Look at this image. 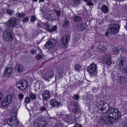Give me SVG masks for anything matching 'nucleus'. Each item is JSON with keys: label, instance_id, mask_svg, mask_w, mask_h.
Here are the masks:
<instances>
[{"label": "nucleus", "instance_id": "nucleus-1", "mask_svg": "<svg viewBox=\"0 0 127 127\" xmlns=\"http://www.w3.org/2000/svg\"><path fill=\"white\" fill-rule=\"evenodd\" d=\"M121 116V112L118 109L111 107L106 116L101 118L100 122L103 124L110 125L118 121Z\"/></svg>", "mask_w": 127, "mask_h": 127}, {"label": "nucleus", "instance_id": "nucleus-2", "mask_svg": "<svg viewBox=\"0 0 127 127\" xmlns=\"http://www.w3.org/2000/svg\"><path fill=\"white\" fill-rule=\"evenodd\" d=\"M120 26L118 24H111L108 26V31L105 32V34L107 36L108 34L114 35L116 34L119 32Z\"/></svg>", "mask_w": 127, "mask_h": 127}, {"label": "nucleus", "instance_id": "nucleus-3", "mask_svg": "<svg viewBox=\"0 0 127 127\" xmlns=\"http://www.w3.org/2000/svg\"><path fill=\"white\" fill-rule=\"evenodd\" d=\"M97 105L98 107L100 108V110L101 112L105 114L104 116H106V114L109 113V110L110 109L108 105L105 102L102 101H99L97 103ZM103 117H102L100 119Z\"/></svg>", "mask_w": 127, "mask_h": 127}, {"label": "nucleus", "instance_id": "nucleus-4", "mask_svg": "<svg viewBox=\"0 0 127 127\" xmlns=\"http://www.w3.org/2000/svg\"><path fill=\"white\" fill-rule=\"evenodd\" d=\"M13 32L10 28L6 29L3 32V37L4 39L6 41H12L13 39L12 35Z\"/></svg>", "mask_w": 127, "mask_h": 127}, {"label": "nucleus", "instance_id": "nucleus-5", "mask_svg": "<svg viewBox=\"0 0 127 127\" xmlns=\"http://www.w3.org/2000/svg\"><path fill=\"white\" fill-rule=\"evenodd\" d=\"M5 123H7L11 127H17L19 122L17 121V116H11L7 119V120H5Z\"/></svg>", "mask_w": 127, "mask_h": 127}, {"label": "nucleus", "instance_id": "nucleus-6", "mask_svg": "<svg viewBox=\"0 0 127 127\" xmlns=\"http://www.w3.org/2000/svg\"><path fill=\"white\" fill-rule=\"evenodd\" d=\"M29 83L25 80H20L17 83L18 88L21 90H25L28 87Z\"/></svg>", "mask_w": 127, "mask_h": 127}, {"label": "nucleus", "instance_id": "nucleus-7", "mask_svg": "<svg viewBox=\"0 0 127 127\" xmlns=\"http://www.w3.org/2000/svg\"><path fill=\"white\" fill-rule=\"evenodd\" d=\"M46 119L43 118L35 120L34 123L35 127H43L46 125Z\"/></svg>", "mask_w": 127, "mask_h": 127}, {"label": "nucleus", "instance_id": "nucleus-8", "mask_svg": "<svg viewBox=\"0 0 127 127\" xmlns=\"http://www.w3.org/2000/svg\"><path fill=\"white\" fill-rule=\"evenodd\" d=\"M69 39L70 37L68 35H64L60 39L59 43L60 46L62 47H64L67 44Z\"/></svg>", "mask_w": 127, "mask_h": 127}, {"label": "nucleus", "instance_id": "nucleus-9", "mask_svg": "<svg viewBox=\"0 0 127 127\" xmlns=\"http://www.w3.org/2000/svg\"><path fill=\"white\" fill-rule=\"evenodd\" d=\"M18 23L17 19L12 17L10 18L6 22V24L8 27H13L16 26Z\"/></svg>", "mask_w": 127, "mask_h": 127}, {"label": "nucleus", "instance_id": "nucleus-10", "mask_svg": "<svg viewBox=\"0 0 127 127\" xmlns=\"http://www.w3.org/2000/svg\"><path fill=\"white\" fill-rule=\"evenodd\" d=\"M56 40L50 38L47 42L45 44L46 49H49L53 47L56 45Z\"/></svg>", "mask_w": 127, "mask_h": 127}, {"label": "nucleus", "instance_id": "nucleus-11", "mask_svg": "<svg viewBox=\"0 0 127 127\" xmlns=\"http://www.w3.org/2000/svg\"><path fill=\"white\" fill-rule=\"evenodd\" d=\"M13 70L12 67L8 65L5 68L3 74L4 76L5 77H8L10 76Z\"/></svg>", "mask_w": 127, "mask_h": 127}, {"label": "nucleus", "instance_id": "nucleus-12", "mask_svg": "<svg viewBox=\"0 0 127 127\" xmlns=\"http://www.w3.org/2000/svg\"><path fill=\"white\" fill-rule=\"evenodd\" d=\"M50 104L53 107L58 108L59 106H62V104L61 102H59L55 99H52L50 100Z\"/></svg>", "mask_w": 127, "mask_h": 127}, {"label": "nucleus", "instance_id": "nucleus-13", "mask_svg": "<svg viewBox=\"0 0 127 127\" xmlns=\"http://www.w3.org/2000/svg\"><path fill=\"white\" fill-rule=\"evenodd\" d=\"M11 100V96L9 95H7L1 103V105L3 106L8 105Z\"/></svg>", "mask_w": 127, "mask_h": 127}, {"label": "nucleus", "instance_id": "nucleus-14", "mask_svg": "<svg viewBox=\"0 0 127 127\" xmlns=\"http://www.w3.org/2000/svg\"><path fill=\"white\" fill-rule=\"evenodd\" d=\"M97 69L96 65L92 63L87 68V71L90 74H93L95 72Z\"/></svg>", "mask_w": 127, "mask_h": 127}, {"label": "nucleus", "instance_id": "nucleus-15", "mask_svg": "<svg viewBox=\"0 0 127 127\" xmlns=\"http://www.w3.org/2000/svg\"><path fill=\"white\" fill-rule=\"evenodd\" d=\"M104 62L108 66L112 64L110 56L109 55H105L103 57Z\"/></svg>", "mask_w": 127, "mask_h": 127}, {"label": "nucleus", "instance_id": "nucleus-16", "mask_svg": "<svg viewBox=\"0 0 127 127\" xmlns=\"http://www.w3.org/2000/svg\"><path fill=\"white\" fill-rule=\"evenodd\" d=\"M42 96L44 100H48L50 97V93L47 90L44 91L42 93Z\"/></svg>", "mask_w": 127, "mask_h": 127}, {"label": "nucleus", "instance_id": "nucleus-17", "mask_svg": "<svg viewBox=\"0 0 127 127\" xmlns=\"http://www.w3.org/2000/svg\"><path fill=\"white\" fill-rule=\"evenodd\" d=\"M126 62L125 57L123 56L120 57L116 61V63L118 65L121 66V68Z\"/></svg>", "mask_w": 127, "mask_h": 127}, {"label": "nucleus", "instance_id": "nucleus-18", "mask_svg": "<svg viewBox=\"0 0 127 127\" xmlns=\"http://www.w3.org/2000/svg\"><path fill=\"white\" fill-rule=\"evenodd\" d=\"M117 82L121 84H124L127 81V79L126 77L123 76H121L118 77L117 79Z\"/></svg>", "mask_w": 127, "mask_h": 127}, {"label": "nucleus", "instance_id": "nucleus-19", "mask_svg": "<svg viewBox=\"0 0 127 127\" xmlns=\"http://www.w3.org/2000/svg\"><path fill=\"white\" fill-rule=\"evenodd\" d=\"M77 30L78 31H83L86 29L87 25L84 23L79 24L77 26Z\"/></svg>", "mask_w": 127, "mask_h": 127}, {"label": "nucleus", "instance_id": "nucleus-20", "mask_svg": "<svg viewBox=\"0 0 127 127\" xmlns=\"http://www.w3.org/2000/svg\"><path fill=\"white\" fill-rule=\"evenodd\" d=\"M120 50V51L122 53L123 52L125 51V48H119L117 47L114 48L113 49V53L116 55H118V53H119V51Z\"/></svg>", "mask_w": 127, "mask_h": 127}, {"label": "nucleus", "instance_id": "nucleus-21", "mask_svg": "<svg viewBox=\"0 0 127 127\" xmlns=\"http://www.w3.org/2000/svg\"><path fill=\"white\" fill-rule=\"evenodd\" d=\"M16 71L18 73H21L23 72L24 70L23 66L20 64H17L15 67Z\"/></svg>", "mask_w": 127, "mask_h": 127}, {"label": "nucleus", "instance_id": "nucleus-22", "mask_svg": "<svg viewBox=\"0 0 127 127\" xmlns=\"http://www.w3.org/2000/svg\"><path fill=\"white\" fill-rule=\"evenodd\" d=\"M53 73L52 72H47L44 75V78L46 80L49 81V80L53 77Z\"/></svg>", "mask_w": 127, "mask_h": 127}, {"label": "nucleus", "instance_id": "nucleus-23", "mask_svg": "<svg viewBox=\"0 0 127 127\" xmlns=\"http://www.w3.org/2000/svg\"><path fill=\"white\" fill-rule=\"evenodd\" d=\"M100 9L102 12L105 14L107 13L108 12L109 10L108 7L106 5H103L101 6Z\"/></svg>", "mask_w": 127, "mask_h": 127}, {"label": "nucleus", "instance_id": "nucleus-24", "mask_svg": "<svg viewBox=\"0 0 127 127\" xmlns=\"http://www.w3.org/2000/svg\"><path fill=\"white\" fill-rule=\"evenodd\" d=\"M72 116L70 115L67 114L66 115L64 118V120L67 123L70 122L71 120Z\"/></svg>", "mask_w": 127, "mask_h": 127}, {"label": "nucleus", "instance_id": "nucleus-25", "mask_svg": "<svg viewBox=\"0 0 127 127\" xmlns=\"http://www.w3.org/2000/svg\"><path fill=\"white\" fill-rule=\"evenodd\" d=\"M17 108H16L14 107H12L11 110V115L12 116H16L17 115Z\"/></svg>", "mask_w": 127, "mask_h": 127}, {"label": "nucleus", "instance_id": "nucleus-26", "mask_svg": "<svg viewBox=\"0 0 127 127\" xmlns=\"http://www.w3.org/2000/svg\"><path fill=\"white\" fill-rule=\"evenodd\" d=\"M17 17L20 19H22L25 16V14L23 13L18 12L16 14Z\"/></svg>", "mask_w": 127, "mask_h": 127}, {"label": "nucleus", "instance_id": "nucleus-27", "mask_svg": "<svg viewBox=\"0 0 127 127\" xmlns=\"http://www.w3.org/2000/svg\"><path fill=\"white\" fill-rule=\"evenodd\" d=\"M57 27L56 26H54L52 27L51 29L49 28L48 29V31L50 32H51L56 31L57 29Z\"/></svg>", "mask_w": 127, "mask_h": 127}, {"label": "nucleus", "instance_id": "nucleus-28", "mask_svg": "<svg viewBox=\"0 0 127 127\" xmlns=\"http://www.w3.org/2000/svg\"><path fill=\"white\" fill-rule=\"evenodd\" d=\"M43 25V27L45 28L46 30L48 31V29L50 28V25L48 24V23H42Z\"/></svg>", "mask_w": 127, "mask_h": 127}, {"label": "nucleus", "instance_id": "nucleus-29", "mask_svg": "<svg viewBox=\"0 0 127 127\" xmlns=\"http://www.w3.org/2000/svg\"><path fill=\"white\" fill-rule=\"evenodd\" d=\"M55 127H64V125L60 122L57 121Z\"/></svg>", "mask_w": 127, "mask_h": 127}, {"label": "nucleus", "instance_id": "nucleus-30", "mask_svg": "<svg viewBox=\"0 0 127 127\" xmlns=\"http://www.w3.org/2000/svg\"><path fill=\"white\" fill-rule=\"evenodd\" d=\"M81 19L80 17L75 16L74 19V21L75 22H77L81 20Z\"/></svg>", "mask_w": 127, "mask_h": 127}, {"label": "nucleus", "instance_id": "nucleus-31", "mask_svg": "<svg viewBox=\"0 0 127 127\" xmlns=\"http://www.w3.org/2000/svg\"><path fill=\"white\" fill-rule=\"evenodd\" d=\"M57 122L56 120H55L54 119L52 118H49L48 119V122H49L51 124V125H53V122L54 121Z\"/></svg>", "mask_w": 127, "mask_h": 127}, {"label": "nucleus", "instance_id": "nucleus-32", "mask_svg": "<svg viewBox=\"0 0 127 127\" xmlns=\"http://www.w3.org/2000/svg\"><path fill=\"white\" fill-rule=\"evenodd\" d=\"M69 21L67 20H65L64 21V23L63 25V26L64 27H66L69 26Z\"/></svg>", "mask_w": 127, "mask_h": 127}, {"label": "nucleus", "instance_id": "nucleus-33", "mask_svg": "<svg viewBox=\"0 0 127 127\" xmlns=\"http://www.w3.org/2000/svg\"><path fill=\"white\" fill-rule=\"evenodd\" d=\"M30 98L28 96H27L25 98L24 101L26 103H29L30 102Z\"/></svg>", "mask_w": 127, "mask_h": 127}, {"label": "nucleus", "instance_id": "nucleus-34", "mask_svg": "<svg viewBox=\"0 0 127 127\" xmlns=\"http://www.w3.org/2000/svg\"><path fill=\"white\" fill-rule=\"evenodd\" d=\"M13 10H11L8 9L7 10V13L10 15H11L13 14Z\"/></svg>", "mask_w": 127, "mask_h": 127}, {"label": "nucleus", "instance_id": "nucleus-35", "mask_svg": "<svg viewBox=\"0 0 127 127\" xmlns=\"http://www.w3.org/2000/svg\"><path fill=\"white\" fill-rule=\"evenodd\" d=\"M18 96L20 100H21L22 99H23L24 97V95L21 93H19L18 95Z\"/></svg>", "mask_w": 127, "mask_h": 127}, {"label": "nucleus", "instance_id": "nucleus-36", "mask_svg": "<svg viewBox=\"0 0 127 127\" xmlns=\"http://www.w3.org/2000/svg\"><path fill=\"white\" fill-rule=\"evenodd\" d=\"M74 67L75 70H78L81 68V66L78 64H76L74 65Z\"/></svg>", "mask_w": 127, "mask_h": 127}, {"label": "nucleus", "instance_id": "nucleus-37", "mask_svg": "<svg viewBox=\"0 0 127 127\" xmlns=\"http://www.w3.org/2000/svg\"><path fill=\"white\" fill-rule=\"evenodd\" d=\"M30 96L33 100L35 99L36 98V96L33 94H31L30 95Z\"/></svg>", "mask_w": 127, "mask_h": 127}, {"label": "nucleus", "instance_id": "nucleus-38", "mask_svg": "<svg viewBox=\"0 0 127 127\" xmlns=\"http://www.w3.org/2000/svg\"><path fill=\"white\" fill-rule=\"evenodd\" d=\"M58 75L60 78H61L63 77L62 75V71L59 70V69H58Z\"/></svg>", "mask_w": 127, "mask_h": 127}, {"label": "nucleus", "instance_id": "nucleus-39", "mask_svg": "<svg viewBox=\"0 0 127 127\" xmlns=\"http://www.w3.org/2000/svg\"><path fill=\"white\" fill-rule=\"evenodd\" d=\"M46 108L44 106H41L39 108V110L41 112L45 111L46 110Z\"/></svg>", "mask_w": 127, "mask_h": 127}, {"label": "nucleus", "instance_id": "nucleus-40", "mask_svg": "<svg viewBox=\"0 0 127 127\" xmlns=\"http://www.w3.org/2000/svg\"><path fill=\"white\" fill-rule=\"evenodd\" d=\"M70 104L74 106L75 107L78 106L77 103L74 101H71L70 102Z\"/></svg>", "mask_w": 127, "mask_h": 127}, {"label": "nucleus", "instance_id": "nucleus-41", "mask_svg": "<svg viewBox=\"0 0 127 127\" xmlns=\"http://www.w3.org/2000/svg\"><path fill=\"white\" fill-rule=\"evenodd\" d=\"M55 13L58 18L60 15L61 11L60 10H58L56 11Z\"/></svg>", "mask_w": 127, "mask_h": 127}, {"label": "nucleus", "instance_id": "nucleus-42", "mask_svg": "<svg viewBox=\"0 0 127 127\" xmlns=\"http://www.w3.org/2000/svg\"><path fill=\"white\" fill-rule=\"evenodd\" d=\"M79 98V96L77 94H75L73 95L72 98L76 100H78Z\"/></svg>", "mask_w": 127, "mask_h": 127}, {"label": "nucleus", "instance_id": "nucleus-43", "mask_svg": "<svg viewBox=\"0 0 127 127\" xmlns=\"http://www.w3.org/2000/svg\"><path fill=\"white\" fill-rule=\"evenodd\" d=\"M36 57L37 59L38 60H39L41 59L42 58V55L39 54H38L36 55Z\"/></svg>", "mask_w": 127, "mask_h": 127}, {"label": "nucleus", "instance_id": "nucleus-44", "mask_svg": "<svg viewBox=\"0 0 127 127\" xmlns=\"http://www.w3.org/2000/svg\"><path fill=\"white\" fill-rule=\"evenodd\" d=\"M106 50V49L103 46L100 49V51L101 52H104Z\"/></svg>", "mask_w": 127, "mask_h": 127}, {"label": "nucleus", "instance_id": "nucleus-45", "mask_svg": "<svg viewBox=\"0 0 127 127\" xmlns=\"http://www.w3.org/2000/svg\"><path fill=\"white\" fill-rule=\"evenodd\" d=\"M78 111V106H76L73 109V111L74 113H76Z\"/></svg>", "mask_w": 127, "mask_h": 127}, {"label": "nucleus", "instance_id": "nucleus-46", "mask_svg": "<svg viewBox=\"0 0 127 127\" xmlns=\"http://www.w3.org/2000/svg\"><path fill=\"white\" fill-rule=\"evenodd\" d=\"M29 20V18L28 17H26L24 18L23 20V21L24 22H27Z\"/></svg>", "mask_w": 127, "mask_h": 127}, {"label": "nucleus", "instance_id": "nucleus-47", "mask_svg": "<svg viewBox=\"0 0 127 127\" xmlns=\"http://www.w3.org/2000/svg\"><path fill=\"white\" fill-rule=\"evenodd\" d=\"M73 127H83V126L81 124H75Z\"/></svg>", "mask_w": 127, "mask_h": 127}, {"label": "nucleus", "instance_id": "nucleus-48", "mask_svg": "<svg viewBox=\"0 0 127 127\" xmlns=\"http://www.w3.org/2000/svg\"><path fill=\"white\" fill-rule=\"evenodd\" d=\"M36 20L35 17L34 16L32 17L31 19V21L32 22H33Z\"/></svg>", "mask_w": 127, "mask_h": 127}, {"label": "nucleus", "instance_id": "nucleus-49", "mask_svg": "<svg viewBox=\"0 0 127 127\" xmlns=\"http://www.w3.org/2000/svg\"><path fill=\"white\" fill-rule=\"evenodd\" d=\"M81 115L80 114H76L75 115V118L77 119L81 117Z\"/></svg>", "mask_w": 127, "mask_h": 127}, {"label": "nucleus", "instance_id": "nucleus-50", "mask_svg": "<svg viewBox=\"0 0 127 127\" xmlns=\"http://www.w3.org/2000/svg\"><path fill=\"white\" fill-rule=\"evenodd\" d=\"M36 52V50H34L33 49H32L31 51V53L32 54H35Z\"/></svg>", "mask_w": 127, "mask_h": 127}, {"label": "nucleus", "instance_id": "nucleus-51", "mask_svg": "<svg viewBox=\"0 0 127 127\" xmlns=\"http://www.w3.org/2000/svg\"><path fill=\"white\" fill-rule=\"evenodd\" d=\"M87 4L89 6H92L93 5L92 2L90 1H88V2L87 3Z\"/></svg>", "mask_w": 127, "mask_h": 127}, {"label": "nucleus", "instance_id": "nucleus-52", "mask_svg": "<svg viewBox=\"0 0 127 127\" xmlns=\"http://www.w3.org/2000/svg\"><path fill=\"white\" fill-rule=\"evenodd\" d=\"M3 97V95L2 93L0 92V101L2 99Z\"/></svg>", "mask_w": 127, "mask_h": 127}, {"label": "nucleus", "instance_id": "nucleus-53", "mask_svg": "<svg viewBox=\"0 0 127 127\" xmlns=\"http://www.w3.org/2000/svg\"><path fill=\"white\" fill-rule=\"evenodd\" d=\"M123 127H127V121H126V124H124Z\"/></svg>", "mask_w": 127, "mask_h": 127}, {"label": "nucleus", "instance_id": "nucleus-54", "mask_svg": "<svg viewBox=\"0 0 127 127\" xmlns=\"http://www.w3.org/2000/svg\"><path fill=\"white\" fill-rule=\"evenodd\" d=\"M74 3L75 4H77L79 3V2L77 1H74Z\"/></svg>", "mask_w": 127, "mask_h": 127}, {"label": "nucleus", "instance_id": "nucleus-55", "mask_svg": "<svg viewBox=\"0 0 127 127\" xmlns=\"http://www.w3.org/2000/svg\"><path fill=\"white\" fill-rule=\"evenodd\" d=\"M5 120H4V121H3V122H2V124H4V125H5V124H6V123H5V122H4Z\"/></svg>", "mask_w": 127, "mask_h": 127}, {"label": "nucleus", "instance_id": "nucleus-56", "mask_svg": "<svg viewBox=\"0 0 127 127\" xmlns=\"http://www.w3.org/2000/svg\"><path fill=\"white\" fill-rule=\"evenodd\" d=\"M125 71L127 74V66L126 67V69H125Z\"/></svg>", "mask_w": 127, "mask_h": 127}, {"label": "nucleus", "instance_id": "nucleus-57", "mask_svg": "<svg viewBox=\"0 0 127 127\" xmlns=\"http://www.w3.org/2000/svg\"><path fill=\"white\" fill-rule=\"evenodd\" d=\"M37 26L38 27H40L41 25L40 24L38 23L37 24Z\"/></svg>", "mask_w": 127, "mask_h": 127}, {"label": "nucleus", "instance_id": "nucleus-58", "mask_svg": "<svg viewBox=\"0 0 127 127\" xmlns=\"http://www.w3.org/2000/svg\"><path fill=\"white\" fill-rule=\"evenodd\" d=\"M45 0H39V2H43Z\"/></svg>", "mask_w": 127, "mask_h": 127}, {"label": "nucleus", "instance_id": "nucleus-59", "mask_svg": "<svg viewBox=\"0 0 127 127\" xmlns=\"http://www.w3.org/2000/svg\"><path fill=\"white\" fill-rule=\"evenodd\" d=\"M116 0L117 1H122V0Z\"/></svg>", "mask_w": 127, "mask_h": 127}, {"label": "nucleus", "instance_id": "nucleus-60", "mask_svg": "<svg viewBox=\"0 0 127 127\" xmlns=\"http://www.w3.org/2000/svg\"><path fill=\"white\" fill-rule=\"evenodd\" d=\"M37 116V115L36 114L34 115V117H36H36Z\"/></svg>", "mask_w": 127, "mask_h": 127}, {"label": "nucleus", "instance_id": "nucleus-61", "mask_svg": "<svg viewBox=\"0 0 127 127\" xmlns=\"http://www.w3.org/2000/svg\"><path fill=\"white\" fill-rule=\"evenodd\" d=\"M125 28L126 29L127 28V25H126V27L125 26Z\"/></svg>", "mask_w": 127, "mask_h": 127}, {"label": "nucleus", "instance_id": "nucleus-62", "mask_svg": "<svg viewBox=\"0 0 127 127\" xmlns=\"http://www.w3.org/2000/svg\"><path fill=\"white\" fill-rule=\"evenodd\" d=\"M33 0L34 1H37V0Z\"/></svg>", "mask_w": 127, "mask_h": 127}, {"label": "nucleus", "instance_id": "nucleus-63", "mask_svg": "<svg viewBox=\"0 0 127 127\" xmlns=\"http://www.w3.org/2000/svg\"><path fill=\"white\" fill-rule=\"evenodd\" d=\"M88 0H84L85 1H88Z\"/></svg>", "mask_w": 127, "mask_h": 127}, {"label": "nucleus", "instance_id": "nucleus-64", "mask_svg": "<svg viewBox=\"0 0 127 127\" xmlns=\"http://www.w3.org/2000/svg\"><path fill=\"white\" fill-rule=\"evenodd\" d=\"M94 0L95 2H96V1L97 0Z\"/></svg>", "mask_w": 127, "mask_h": 127}]
</instances>
